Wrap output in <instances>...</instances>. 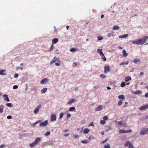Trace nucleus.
Here are the masks:
<instances>
[{"label":"nucleus","mask_w":148,"mask_h":148,"mask_svg":"<svg viewBox=\"0 0 148 148\" xmlns=\"http://www.w3.org/2000/svg\"><path fill=\"white\" fill-rule=\"evenodd\" d=\"M148 38V36H146L143 38V39L138 40L139 45H142L147 41V39Z\"/></svg>","instance_id":"obj_1"},{"label":"nucleus","mask_w":148,"mask_h":148,"mask_svg":"<svg viewBox=\"0 0 148 148\" xmlns=\"http://www.w3.org/2000/svg\"><path fill=\"white\" fill-rule=\"evenodd\" d=\"M148 133V129H145L141 130L140 132L141 135H144Z\"/></svg>","instance_id":"obj_2"},{"label":"nucleus","mask_w":148,"mask_h":148,"mask_svg":"<svg viewBox=\"0 0 148 148\" xmlns=\"http://www.w3.org/2000/svg\"><path fill=\"white\" fill-rule=\"evenodd\" d=\"M48 123V121L47 120H46L44 122H41L40 123V125L41 127H45L47 125Z\"/></svg>","instance_id":"obj_3"},{"label":"nucleus","mask_w":148,"mask_h":148,"mask_svg":"<svg viewBox=\"0 0 148 148\" xmlns=\"http://www.w3.org/2000/svg\"><path fill=\"white\" fill-rule=\"evenodd\" d=\"M41 106L40 104H39L36 107V108L34 111V114H36L38 113L39 109L41 107Z\"/></svg>","instance_id":"obj_4"},{"label":"nucleus","mask_w":148,"mask_h":148,"mask_svg":"<svg viewBox=\"0 0 148 148\" xmlns=\"http://www.w3.org/2000/svg\"><path fill=\"white\" fill-rule=\"evenodd\" d=\"M132 130L131 129H130L129 130L127 131H125V130H120L119 131V132L120 133L123 134V133H130L132 132Z\"/></svg>","instance_id":"obj_5"},{"label":"nucleus","mask_w":148,"mask_h":148,"mask_svg":"<svg viewBox=\"0 0 148 148\" xmlns=\"http://www.w3.org/2000/svg\"><path fill=\"white\" fill-rule=\"evenodd\" d=\"M147 108H148V104L140 107L139 109L140 110H143Z\"/></svg>","instance_id":"obj_6"},{"label":"nucleus","mask_w":148,"mask_h":148,"mask_svg":"<svg viewBox=\"0 0 148 148\" xmlns=\"http://www.w3.org/2000/svg\"><path fill=\"white\" fill-rule=\"evenodd\" d=\"M56 116L55 114H52L51 116V120L52 121H55L56 120Z\"/></svg>","instance_id":"obj_7"},{"label":"nucleus","mask_w":148,"mask_h":148,"mask_svg":"<svg viewBox=\"0 0 148 148\" xmlns=\"http://www.w3.org/2000/svg\"><path fill=\"white\" fill-rule=\"evenodd\" d=\"M110 71V68L108 66H106L104 67V73H106L107 72Z\"/></svg>","instance_id":"obj_8"},{"label":"nucleus","mask_w":148,"mask_h":148,"mask_svg":"<svg viewBox=\"0 0 148 148\" xmlns=\"http://www.w3.org/2000/svg\"><path fill=\"white\" fill-rule=\"evenodd\" d=\"M41 140V139L40 138H36L35 140L34 141V143L36 145L39 144V142Z\"/></svg>","instance_id":"obj_9"},{"label":"nucleus","mask_w":148,"mask_h":148,"mask_svg":"<svg viewBox=\"0 0 148 148\" xmlns=\"http://www.w3.org/2000/svg\"><path fill=\"white\" fill-rule=\"evenodd\" d=\"M48 81L47 79L46 78H44L41 81L40 83L41 84H45Z\"/></svg>","instance_id":"obj_10"},{"label":"nucleus","mask_w":148,"mask_h":148,"mask_svg":"<svg viewBox=\"0 0 148 148\" xmlns=\"http://www.w3.org/2000/svg\"><path fill=\"white\" fill-rule=\"evenodd\" d=\"M123 54L122 56V57H125L127 56V55L128 54L126 53V51L125 50H123Z\"/></svg>","instance_id":"obj_11"},{"label":"nucleus","mask_w":148,"mask_h":148,"mask_svg":"<svg viewBox=\"0 0 148 148\" xmlns=\"http://www.w3.org/2000/svg\"><path fill=\"white\" fill-rule=\"evenodd\" d=\"M58 40L57 38L53 39L52 40V44L53 45L55 44L58 42Z\"/></svg>","instance_id":"obj_12"},{"label":"nucleus","mask_w":148,"mask_h":148,"mask_svg":"<svg viewBox=\"0 0 148 148\" xmlns=\"http://www.w3.org/2000/svg\"><path fill=\"white\" fill-rule=\"evenodd\" d=\"M59 58H57L56 57H55L50 62V64H52L53 63L55 62Z\"/></svg>","instance_id":"obj_13"},{"label":"nucleus","mask_w":148,"mask_h":148,"mask_svg":"<svg viewBox=\"0 0 148 148\" xmlns=\"http://www.w3.org/2000/svg\"><path fill=\"white\" fill-rule=\"evenodd\" d=\"M90 132V130L88 128H85L83 131V132L84 134H88Z\"/></svg>","instance_id":"obj_14"},{"label":"nucleus","mask_w":148,"mask_h":148,"mask_svg":"<svg viewBox=\"0 0 148 148\" xmlns=\"http://www.w3.org/2000/svg\"><path fill=\"white\" fill-rule=\"evenodd\" d=\"M102 109V107L101 106H99L96 108L95 110L96 111H99L101 110Z\"/></svg>","instance_id":"obj_15"},{"label":"nucleus","mask_w":148,"mask_h":148,"mask_svg":"<svg viewBox=\"0 0 148 148\" xmlns=\"http://www.w3.org/2000/svg\"><path fill=\"white\" fill-rule=\"evenodd\" d=\"M5 70H0V75H6V73H5Z\"/></svg>","instance_id":"obj_16"},{"label":"nucleus","mask_w":148,"mask_h":148,"mask_svg":"<svg viewBox=\"0 0 148 148\" xmlns=\"http://www.w3.org/2000/svg\"><path fill=\"white\" fill-rule=\"evenodd\" d=\"M114 33L113 31H111L110 33L108 34L107 36L109 37H110L113 36Z\"/></svg>","instance_id":"obj_17"},{"label":"nucleus","mask_w":148,"mask_h":148,"mask_svg":"<svg viewBox=\"0 0 148 148\" xmlns=\"http://www.w3.org/2000/svg\"><path fill=\"white\" fill-rule=\"evenodd\" d=\"M131 79V77L128 76L126 77L125 78V80L126 82L128 81Z\"/></svg>","instance_id":"obj_18"},{"label":"nucleus","mask_w":148,"mask_h":148,"mask_svg":"<svg viewBox=\"0 0 148 148\" xmlns=\"http://www.w3.org/2000/svg\"><path fill=\"white\" fill-rule=\"evenodd\" d=\"M97 52L99 53L100 55L103 53L102 52V49H98L97 50Z\"/></svg>","instance_id":"obj_19"},{"label":"nucleus","mask_w":148,"mask_h":148,"mask_svg":"<svg viewBox=\"0 0 148 148\" xmlns=\"http://www.w3.org/2000/svg\"><path fill=\"white\" fill-rule=\"evenodd\" d=\"M100 55L101 56V59L103 61H106V59L105 58L103 53Z\"/></svg>","instance_id":"obj_20"},{"label":"nucleus","mask_w":148,"mask_h":148,"mask_svg":"<svg viewBox=\"0 0 148 148\" xmlns=\"http://www.w3.org/2000/svg\"><path fill=\"white\" fill-rule=\"evenodd\" d=\"M4 106L3 105H1L0 106V113H2L3 112Z\"/></svg>","instance_id":"obj_21"},{"label":"nucleus","mask_w":148,"mask_h":148,"mask_svg":"<svg viewBox=\"0 0 148 148\" xmlns=\"http://www.w3.org/2000/svg\"><path fill=\"white\" fill-rule=\"evenodd\" d=\"M141 93V91L138 90H137L136 91L134 92H133V94H134L137 95V94H140V93Z\"/></svg>","instance_id":"obj_22"},{"label":"nucleus","mask_w":148,"mask_h":148,"mask_svg":"<svg viewBox=\"0 0 148 148\" xmlns=\"http://www.w3.org/2000/svg\"><path fill=\"white\" fill-rule=\"evenodd\" d=\"M140 61V60L139 59H135L133 60L134 63L136 64Z\"/></svg>","instance_id":"obj_23"},{"label":"nucleus","mask_w":148,"mask_h":148,"mask_svg":"<svg viewBox=\"0 0 148 148\" xmlns=\"http://www.w3.org/2000/svg\"><path fill=\"white\" fill-rule=\"evenodd\" d=\"M119 29V27L118 26H114L113 27V29L114 30H117Z\"/></svg>","instance_id":"obj_24"},{"label":"nucleus","mask_w":148,"mask_h":148,"mask_svg":"<svg viewBox=\"0 0 148 148\" xmlns=\"http://www.w3.org/2000/svg\"><path fill=\"white\" fill-rule=\"evenodd\" d=\"M127 36H128V34H125V35H123L122 36H119V37L120 38H126V37H127Z\"/></svg>","instance_id":"obj_25"},{"label":"nucleus","mask_w":148,"mask_h":148,"mask_svg":"<svg viewBox=\"0 0 148 148\" xmlns=\"http://www.w3.org/2000/svg\"><path fill=\"white\" fill-rule=\"evenodd\" d=\"M118 98L120 99H124L125 97L123 95H120L118 96Z\"/></svg>","instance_id":"obj_26"},{"label":"nucleus","mask_w":148,"mask_h":148,"mask_svg":"<svg viewBox=\"0 0 148 148\" xmlns=\"http://www.w3.org/2000/svg\"><path fill=\"white\" fill-rule=\"evenodd\" d=\"M6 105L8 107H13L12 105L10 103H7L6 104Z\"/></svg>","instance_id":"obj_27"},{"label":"nucleus","mask_w":148,"mask_h":148,"mask_svg":"<svg viewBox=\"0 0 148 148\" xmlns=\"http://www.w3.org/2000/svg\"><path fill=\"white\" fill-rule=\"evenodd\" d=\"M129 62L128 61H127L125 62H123L121 63L120 64L121 65H123V64H128Z\"/></svg>","instance_id":"obj_28"},{"label":"nucleus","mask_w":148,"mask_h":148,"mask_svg":"<svg viewBox=\"0 0 148 148\" xmlns=\"http://www.w3.org/2000/svg\"><path fill=\"white\" fill-rule=\"evenodd\" d=\"M36 145V144H35V143L34 142L33 143H32L30 144V146L31 147H34V146H35Z\"/></svg>","instance_id":"obj_29"},{"label":"nucleus","mask_w":148,"mask_h":148,"mask_svg":"<svg viewBox=\"0 0 148 148\" xmlns=\"http://www.w3.org/2000/svg\"><path fill=\"white\" fill-rule=\"evenodd\" d=\"M89 142V141L87 140H82L81 141V142L82 143H85V144L87 143H88Z\"/></svg>","instance_id":"obj_30"},{"label":"nucleus","mask_w":148,"mask_h":148,"mask_svg":"<svg viewBox=\"0 0 148 148\" xmlns=\"http://www.w3.org/2000/svg\"><path fill=\"white\" fill-rule=\"evenodd\" d=\"M47 90V88H43L41 90V92L42 93H45L46 92Z\"/></svg>","instance_id":"obj_31"},{"label":"nucleus","mask_w":148,"mask_h":148,"mask_svg":"<svg viewBox=\"0 0 148 148\" xmlns=\"http://www.w3.org/2000/svg\"><path fill=\"white\" fill-rule=\"evenodd\" d=\"M110 146L109 144H108L107 145H105L104 146V148H110Z\"/></svg>","instance_id":"obj_32"},{"label":"nucleus","mask_w":148,"mask_h":148,"mask_svg":"<svg viewBox=\"0 0 148 148\" xmlns=\"http://www.w3.org/2000/svg\"><path fill=\"white\" fill-rule=\"evenodd\" d=\"M75 108L74 107H72L71 108H70L69 109V110L70 111H75Z\"/></svg>","instance_id":"obj_33"},{"label":"nucleus","mask_w":148,"mask_h":148,"mask_svg":"<svg viewBox=\"0 0 148 148\" xmlns=\"http://www.w3.org/2000/svg\"><path fill=\"white\" fill-rule=\"evenodd\" d=\"M74 101H75V100H74V99H72V100H70L68 102V104H70L71 103H73L74 102Z\"/></svg>","instance_id":"obj_34"},{"label":"nucleus","mask_w":148,"mask_h":148,"mask_svg":"<svg viewBox=\"0 0 148 148\" xmlns=\"http://www.w3.org/2000/svg\"><path fill=\"white\" fill-rule=\"evenodd\" d=\"M132 43L134 44L139 45L138 40H136V41H133L132 42Z\"/></svg>","instance_id":"obj_35"},{"label":"nucleus","mask_w":148,"mask_h":148,"mask_svg":"<svg viewBox=\"0 0 148 148\" xmlns=\"http://www.w3.org/2000/svg\"><path fill=\"white\" fill-rule=\"evenodd\" d=\"M98 39L99 40H101L103 39V37L101 36H99L97 37Z\"/></svg>","instance_id":"obj_36"},{"label":"nucleus","mask_w":148,"mask_h":148,"mask_svg":"<svg viewBox=\"0 0 148 148\" xmlns=\"http://www.w3.org/2000/svg\"><path fill=\"white\" fill-rule=\"evenodd\" d=\"M125 86V84L124 82H122L121 84V87H124Z\"/></svg>","instance_id":"obj_37"},{"label":"nucleus","mask_w":148,"mask_h":148,"mask_svg":"<svg viewBox=\"0 0 148 148\" xmlns=\"http://www.w3.org/2000/svg\"><path fill=\"white\" fill-rule=\"evenodd\" d=\"M122 101L121 100H120L119 101L118 103V106H120L122 105Z\"/></svg>","instance_id":"obj_38"},{"label":"nucleus","mask_w":148,"mask_h":148,"mask_svg":"<svg viewBox=\"0 0 148 148\" xmlns=\"http://www.w3.org/2000/svg\"><path fill=\"white\" fill-rule=\"evenodd\" d=\"M130 142H129V141H127V142H126L125 143V147H127L128 145L129 146V145L130 144Z\"/></svg>","instance_id":"obj_39"},{"label":"nucleus","mask_w":148,"mask_h":148,"mask_svg":"<svg viewBox=\"0 0 148 148\" xmlns=\"http://www.w3.org/2000/svg\"><path fill=\"white\" fill-rule=\"evenodd\" d=\"M108 119V117L107 116H105L103 118V119L104 120H107Z\"/></svg>","instance_id":"obj_40"},{"label":"nucleus","mask_w":148,"mask_h":148,"mask_svg":"<svg viewBox=\"0 0 148 148\" xmlns=\"http://www.w3.org/2000/svg\"><path fill=\"white\" fill-rule=\"evenodd\" d=\"M50 132L49 131V132H47L45 134V136H48L49 135H50Z\"/></svg>","instance_id":"obj_41"},{"label":"nucleus","mask_w":148,"mask_h":148,"mask_svg":"<svg viewBox=\"0 0 148 148\" xmlns=\"http://www.w3.org/2000/svg\"><path fill=\"white\" fill-rule=\"evenodd\" d=\"M105 121L104 120H101L100 121V123L102 124H104L105 123Z\"/></svg>","instance_id":"obj_42"},{"label":"nucleus","mask_w":148,"mask_h":148,"mask_svg":"<svg viewBox=\"0 0 148 148\" xmlns=\"http://www.w3.org/2000/svg\"><path fill=\"white\" fill-rule=\"evenodd\" d=\"M129 148H133V145L132 143H130L128 146Z\"/></svg>","instance_id":"obj_43"},{"label":"nucleus","mask_w":148,"mask_h":148,"mask_svg":"<svg viewBox=\"0 0 148 148\" xmlns=\"http://www.w3.org/2000/svg\"><path fill=\"white\" fill-rule=\"evenodd\" d=\"M53 48H54V46H53V45L52 44L51 45V47L49 50V51L50 52L53 49Z\"/></svg>","instance_id":"obj_44"},{"label":"nucleus","mask_w":148,"mask_h":148,"mask_svg":"<svg viewBox=\"0 0 148 148\" xmlns=\"http://www.w3.org/2000/svg\"><path fill=\"white\" fill-rule=\"evenodd\" d=\"M100 76L102 78H104L106 77V76L103 74H101L100 75Z\"/></svg>","instance_id":"obj_45"},{"label":"nucleus","mask_w":148,"mask_h":148,"mask_svg":"<svg viewBox=\"0 0 148 148\" xmlns=\"http://www.w3.org/2000/svg\"><path fill=\"white\" fill-rule=\"evenodd\" d=\"M4 100H6V101L8 102L10 101V100L8 96L6 98H4Z\"/></svg>","instance_id":"obj_46"},{"label":"nucleus","mask_w":148,"mask_h":148,"mask_svg":"<svg viewBox=\"0 0 148 148\" xmlns=\"http://www.w3.org/2000/svg\"><path fill=\"white\" fill-rule=\"evenodd\" d=\"M63 115L64 114L63 113H61L60 114L59 118L61 119Z\"/></svg>","instance_id":"obj_47"},{"label":"nucleus","mask_w":148,"mask_h":148,"mask_svg":"<svg viewBox=\"0 0 148 148\" xmlns=\"http://www.w3.org/2000/svg\"><path fill=\"white\" fill-rule=\"evenodd\" d=\"M12 118V117L11 115H9L7 116V118L8 119H11Z\"/></svg>","instance_id":"obj_48"},{"label":"nucleus","mask_w":148,"mask_h":148,"mask_svg":"<svg viewBox=\"0 0 148 148\" xmlns=\"http://www.w3.org/2000/svg\"><path fill=\"white\" fill-rule=\"evenodd\" d=\"M18 87V86L17 85H14L13 86V89H17Z\"/></svg>","instance_id":"obj_49"},{"label":"nucleus","mask_w":148,"mask_h":148,"mask_svg":"<svg viewBox=\"0 0 148 148\" xmlns=\"http://www.w3.org/2000/svg\"><path fill=\"white\" fill-rule=\"evenodd\" d=\"M70 51L71 52H74V51H76V50H75V49L74 48H71L70 49Z\"/></svg>","instance_id":"obj_50"},{"label":"nucleus","mask_w":148,"mask_h":148,"mask_svg":"<svg viewBox=\"0 0 148 148\" xmlns=\"http://www.w3.org/2000/svg\"><path fill=\"white\" fill-rule=\"evenodd\" d=\"M16 69L17 70H18L19 69H21V70H22L23 69L22 67H17L16 68Z\"/></svg>","instance_id":"obj_51"},{"label":"nucleus","mask_w":148,"mask_h":148,"mask_svg":"<svg viewBox=\"0 0 148 148\" xmlns=\"http://www.w3.org/2000/svg\"><path fill=\"white\" fill-rule=\"evenodd\" d=\"M71 116V114L69 113H68L67 114L66 116L67 118H69Z\"/></svg>","instance_id":"obj_52"},{"label":"nucleus","mask_w":148,"mask_h":148,"mask_svg":"<svg viewBox=\"0 0 148 148\" xmlns=\"http://www.w3.org/2000/svg\"><path fill=\"white\" fill-rule=\"evenodd\" d=\"M78 137V135H77V134L74 135L73 136V137L74 138H77Z\"/></svg>","instance_id":"obj_53"},{"label":"nucleus","mask_w":148,"mask_h":148,"mask_svg":"<svg viewBox=\"0 0 148 148\" xmlns=\"http://www.w3.org/2000/svg\"><path fill=\"white\" fill-rule=\"evenodd\" d=\"M18 76V75L17 73L15 74L14 76V77L15 78L17 77Z\"/></svg>","instance_id":"obj_54"},{"label":"nucleus","mask_w":148,"mask_h":148,"mask_svg":"<svg viewBox=\"0 0 148 148\" xmlns=\"http://www.w3.org/2000/svg\"><path fill=\"white\" fill-rule=\"evenodd\" d=\"M108 140V139H106L105 140L102 141L101 142V143L102 144H103L104 143H105V142H106Z\"/></svg>","instance_id":"obj_55"},{"label":"nucleus","mask_w":148,"mask_h":148,"mask_svg":"<svg viewBox=\"0 0 148 148\" xmlns=\"http://www.w3.org/2000/svg\"><path fill=\"white\" fill-rule=\"evenodd\" d=\"M90 126H94V124H93V122H91L90 123Z\"/></svg>","instance_id":"obj_56"},{"label":"nucleus","mask_w":148,"mask_h":148,"mask_svg":"<svg viewBox=\"0 0 148 148\" xmlns=\"http://www.w3.org/2000/svg\"><path fill=\"white\" fill-rule=\"evenodd\" d=\"M55 65L57 66H60V64L56 62L55 63Z\"/></svg>","instance_id":"obj_57"},{"label":"nucleus","mask_w":148,"mask_h":148,"mask_svg":"<svg viewBox=\"0 0 148 148\" xmlns=\"http://www.w3.org/2000/svg\"><path fill=\"white\" fill-rule=\"evenodd\" d=\"M5 146L4 145H2L1 146H0V148H3Z\"/></svg>","instance_id":"obj_58"},{"label":"nucleus","mask_w":148,"mask_h":148,"mask_svg":"<svg viewBox=\"0 0 148 148\" xmlns=\"http://www.w3.org/2000/svg\"><path fill=\"white\" fill-rule=\"evenodd\" d=\"M118 124L119 125H121L122 124V122L121 121H120L118 123Z\"/></svg>","instance_id":"obj_59"},{"label":"nucleus","mask_w":148,"mask_h":148,"mask_svg":"<svg viewBox=\"0 0 148 148\" xmlns=\"http://www.w3.org/2000/svg\"><path fill=\"white\" fill-rule=\"evenodd\" d=\"M3 97L4 98H6L7 97H8V95L6 94H5L4 95H3Z\"/></svg>","instance_id":"obj_60"},{"label":"nucleus","mask_w":148,"mask_h":148,"mask_svg":"<svg viewBox=\"0 0 148 148\" xmlns=\"http://www.w3.org/2000/svg\"><path fill=\"white\" fill-rule=\"evenodd\" d=\"M134 70H135L134 69H133L131 70L130 71V72H134Z\"/></svg>","instance_id":"obj_61"},{"label":"nucleus","mask_w":148,"mask_h":148,"mask_svg":"<svg viewBox=\"0 0 148 148\" xmlns=\"http://www.w3.org/2000/svg\"><path fill=\"white\" fill-rule=\"evenodd\" d=\"M145 97H148V92L146 93L145 95Z\"/></svg>","instance_id":"obj_62"},{"label":"nucleus","mask_w":148,"mask_h":148,"mask_svg":"<svg viewBox=\"0 0 148 148\" xmlns=\"http://www.w3.org/2000/svg\"><path fill=\"white\" fill-rule=\"evenodd\" d=\"M69 135V134H64V136H67Z\"/></svg>","instance_id":"obj_63"},{"label":"nucleus","mask_w":148,"mask_h":148,"mask_svg":"<svg viewBox=\"0 0 148 148\" xmlns=\"http://www.w3.org/2000/svg\"><path fill=\"white\" fill-rule=\"evenodd\" d=\"M144 75V73L143 72H141L140 73V76L143 75Z\"/></svg>","instance_id":"obj_64"}]
</instances>
